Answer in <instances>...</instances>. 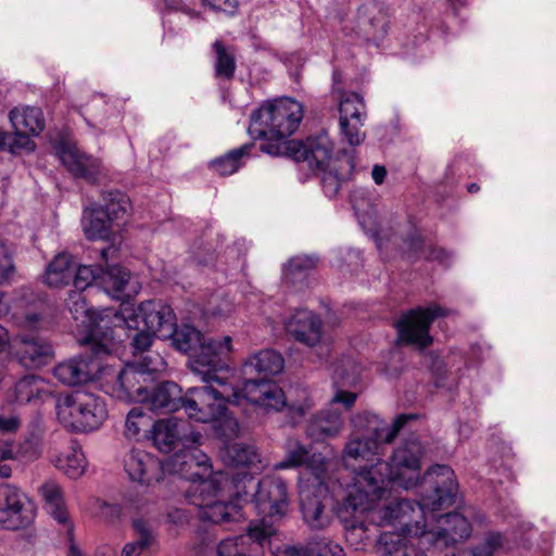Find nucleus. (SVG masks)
<instances>
[{
	"label": "nucleus",
	"instance_id": "f257e3e1",
	"mask_svg": "<svg viewBox=\"0 0 556 556\" xmlns=\"http://www.w3.org/2000/svg\"><path fill=\"white\" fill-rule=\"evenodd\" d=\"M418 447L400 448L393 456L389 472L379 471L372 467L358 473L356 482L348 485L345 495L338 507V516L344 528L346 543L356 551L371 545L378 533V528L391 526L404 533H418L420 508H413L406 498L395 500L383 506L377 502L384 497L388 485L412 489L416 477Z\"/></svg>",
	"mask_w": 556,
	"mask_h": 556
},
{
	"label": "nucleus",
	"instance_id": "f03ea898",
	"mask_svg": "<svg viewBox=\"0 0 556 556\" xmlns=\"http://www.w3.org/2000/svg\"><path fill=\"white\" fill-rule=\"evenodd\" d=\"M190 370L205 383L188 388L184 393L182 409L188 418L213 424L216 434L229 440L239 432V424L227 405H241L244 400L239 388L229 380V349L227 344L205 346L190 361Z\"/></svg>",
	"mask_w": 556,
	"mask_h": 556
},
{
	"label": "nucleus",
	"instance_id": "7ed1b4c3",
	"mask_svg": "<svg viewBox=\"0 0 556 556\" xmlns=\"http://www.w3.org/2000/svg\"><path fill=\"white\" fill-rule=\"evenodd\" d=\"M418 482L420 501H408L413 508L418 507L422 511L420 518H410L413 523L418 521L420 532L408 534L418 538L422 545L438 549L468 539L472 529L466 517L456 511L434 515L456 502L458 483L453 469L447 465L431 466Z\"/></svg>",
	"mask_w": 556,
	"mask_h": 556
},
{
	"label": "nucleus",
	"instance_id": "20e7f679",
	"mask_svg": "<svg viewBox=\"0 0 556 556\" xmlns=\"http://www.w3.org/2000/svg\"><path fill=\"white\" fill-rule=\"evenodd\" d=\"M415 418L416 415L414 414H401L394 418L391 425H387L378 415L370 412L357 414L352 418L354 432L344 445L342 459L346 467L355 470L353 483L356 482L359 472L372 467L379 468V471L389 472L394 454L400 448L410 450L413 445H416L418 447L416 477L413 480L412 488L418 484L424 446L417 438L412 437L396 446L389 462L381 459L384 445L391 443L404 425Z\"/></svg>",
	"mask_w": 556,
	"mask_h": 556
},
{
	"label": "nucleus",
	"instance_id": "39448f33",
	"mask_svg": "<svg viewBox=\"0 0 556 556\" xmlns=\"http://www.w3.org/2000/svg\"><path fill=\"white\" fill-rule=\"evenodd\" d=\"M302 118V103L281 97L264 102L252 112L248 131L253 139L263 140L261 150L264 153L278 156L290 149L289 137L299 128Z\"/></svg>",
	"mask_w": 556,
	"mask_h": 556
},
{
	"label": "nucleus",
	"instance_id": "423d86ee",
	"mask_svg": "<svg viewBox=\"0 0 556 556\" xmlns=\"http://www.w3.org/2000/svg\"><path fill=\"white\" fill-rule=\"evenodd\" d=\"M114 333L108 317H101L81 340L83 353L71 357L53 369L54 377L64 386L76 387L100 378L104 370L103 358L112 354Z\"/></svg>",
	"mask_w": 556,
	"mask_h": 556
},
{
	"label": "nucleus",
	"instance_id": "0eeeda50",
	"mask_svg": "<svg viewBox=\"0 0 556 556\" xmlns=\"http://www.w3.org/2000/svg\"><path fill=\"white\" fill-rule=\"evenodd\" d=\"M285 368L282 355L273 349L252 354L242 365L243 383L239 389L244 400L266 409L280 410L287 405L282 389L268 379Z\"/></svg>",
	"mask_w": 556,
	"mask_h": 556
},
{
	"label": "nucleus",
	"instance_id": "6e6552de",
	"mask_svg": "<svg viewBox=\"0 0 556 556\" xmlns=\"http://www.w3.org/2000/svg\"><path fill=\"white\" fill-rule=\"evenodd\" d=\"M227 488H232L229 484V476L215 473L210 480L193 483L186 491V500L198 508V516L202 520L213 523L238 522L243 518L239 502L243 501L247 495L242 493V497L238 498L233 493L236 502L223 501L222 496ZM241 491L244 492L242 489Z\"/></svg>",
	"mask_w": 556,
	"mask_h": 556
},
{
	"label": "nucleus",
	"instance_id": "1a4fd4ad",
	"mask_svg": "<svg viewBox=\"0 0 556 556\" xmlns=\"http://www.w3.org/2000/svg\"><path fill=\"white\" fill-rule=\"evenodd\" d=\"M357 218L364 231L370 233L380 252L383 250L388 252L394 248L409 260L426 258L438 262L444 267H448L453 262V255L450 252L441 248L426 245L416 229H410L406 237H399L395 233L387 235L380 228L377 218L370 214L357 213Z\"/></svg>",
	"mask_w": 556,
	"mask_h": 556
},
{
	"label": "nucleus",
	"instance_id": "9d476101",
	"mask_svg": "<svg viewBox=\"0 0 556 556\" xmlns=\"http://www.w3.org/2000/svg\"><path fill=\"white\" fill-rule=\"evenodd\" d=\"M54 407L59 422L70 432L96 431L108 418L104 400L89 392L60 395Z\"/></svg>",
	"mask_w": 556,
	"mask_h": 556
},
{
	"label": "nucleus",
	"instance_id": "9b49d317",
	"mask_svg": "<svg viewBox=\"0 0 556 556\" xmlns=\"http://www.w3.org/2000/svg\"><path fill=\"white\" fill-rule=\"evenodd\" d=\"M114 317L125 328L141 326L163 339L173 330L176 320L173 308L160 300L142 302L137 308L125 307L121 312H114Z\"/></svg>",
	"mask_w": 556,
	"mask_h": 556
},
{
	"label": "nucleus",
	"instance_id": "f8f14e48",
	"mask_svg": "<svg viewBox=\"0 0 556 556\" xmlns=\"http://www.w3.org/2000/svg\"><path fill=\"white\" fill-rule=\"evenodd\" d=\"M451 314V309L437 303L407 311L394 323L397 330V341L419 349L429 346L433 341L429 332L432 323L439 317H446Z\"/></svg>",
	"mask_w": 556,
	"mask_h": 556
},
{
	"label": "nucleus",
	"instance_id": "ddd939ff",
	"mask_svg": "<svg viewBox=\"0 0 556 556\" xmlns=\"http://www.w3.org/2000/svg\"><path fill=\"white\" fill-rule=\"evenodd\" d=\"M223 459L229 467H242L237 472L218 471L217 473H227L229 476V484L232 485L235 494L238 498L242 497V491L247 495V488L254 486L253 475L263 469L262 460L256 448L248 443H232L225 446Z\"/></svg>",
	"mask_w": 556,
	"mask_h": 556
},
{
	"label": "nucleus",
	"instance_id": "4468645a",
	"mask_svg": "<svg viewBox=\"0 0 556 556\" xmlns=\"http://www.w3.org/2000/svg\"><path fill=\"white\" fill-rule=\"evenodd\" d=\"M201 438V433L190 431L187 443L184 442V447L175 453L167 464L173 473L189 480L190 486L210 480L215 475L212 473L208 456L199 448Z\"/></svg>",
	"mask_w": 556,
	"mask_h": 556
},
{
	"label": "nucleus",
	"instance_id": "2eb2a0df",
	"mask_svg": "<svg viewBox=\"0 0 556 556\" xmlns=\"http://www.w3.org/2000/svg\"><path fill=\"white\" fill-rule=\"evenodd\" d=\"M277 527L266 519L251 521L245 534L222 540L216 547L218 556H262L264 547L276 534Z\"/></svg>",
	"mask_w": 556,
	"mask_h": 556
},
{
	"label": "nucleus",
	"instance_id": "dca6fc26",
	"mask_svg": "<svg viewBox=\"0 0 556 556\" xmlns=\"http://www.w3.org/2000/svg\"><path fill=\"white\" fill-rule=\"evenodd\" d=\"M251 504L263 516L261 519L274 523V518H281L288 509V488L286 482L278 476H265L257 483Z\"/></svg>",
	"mask_w": 556,
	"mask_h": 556
},
{
	"label": "nucleus",
	"instance_id": "f3484780",
	"mask_svg": "<svg viewBox=\"0 0 556 556\" xmlns=\"http://www.w3.org/2000/svg\"><path fill=\"white\" fill-rule=\"evenodd\" d=\"M35 518V506L17 486L0 483V526L8 530L27 528Z\"/></svg>",
	"mask_w": 556,
	"mask_h": 556
},
{
	"label": "nucleus",
	"instance_id": "a211bd4d",
	"mask_svg": "<svg viewBox=\"0 0 556 556\" xmlns=\"http://www.w3.org/2000/svg\"><path fill=\"white\" fill-rule=\"evenodd\" d=\"M356 399V393L337 390L328 407L314 415L309 420L306 427L307 435L315 441L338 435L342 429L343 419L336 405L342 404L345 409H350Z\"/></svg>",
	"mask_w": 556,
	"mask_h": 556
},
{
	"label": "nucleus",
	"instance_id": "6ab92c4d",
	"mask_svg": "<svg viewBox=\"0 0 556 556\" xmlns=\"http://www.w3.org/2000/svg\"><path fill=\"white\" fill-rule=\"evenodd\" d=\"M121 463L131 482L150 486L163 479L165 468L161 459L141 447L125 450Z\"/></svg>",
	"mask_w": 556,
	"mask_h": 556
},
{
	"label": "nucleus",
	"instance_id": "aec40b11",
	"mask_svg": "<svg viewBox=\"0 0 556 556\" xmlns=\"http://www.w3.org/2000/svg\"><path fill=\"white\" fill-rule=\"evenodd\" d=\"M340 130L351 147L359 146L366 138L362 129L366 118L365 102L356 92H343L339 101Z\"/></svg>",
	"mask_w": 556,
	"mask_h": 556
},
{
	"label": "nucleus",
	"instance_id": "412c9836",
	"mask_svg": "<svg viewBox=\"0 0 556 556\" xmlns=\"http://www.w3.org/2000/svg\"><path fill=\"white\" fill-rule=\"evenodd\" d=\"M323 328L321 318L307 308H296L283 319L287 336L307 348H315L321 342Z\"/></svg>",
	"mask_w": 556,
	"mask_h": 556
},
{
	"label": "nucleus",
	"instance_id": "4be33fe9",
	"mask_svg": "<svg viewBox=\"0 0 556 556\" xmlns=\"http://www.w3.org/2000/svg\"><path fill=\"white\" fill-rule=\"evenodd\" d=\"M326 492L327 488L323 480L300 486V508L302 518L313 530L325 529L331 522V515L326 510L324 503Z\"/></svg>",
	"mask_w": 556,
	"mask_h": 556
},
{
	"label": "nucleus",
	"instance_id": "5701e85b",
	"mask_svg": "<svg viewBox=\"0 0 556 556\" xmlns=\"http://www.w3.org/2000/svg\"><path fill=\"white\" fill-rule=\"evenodd\" d=\"M306 466L314 476V481L324 480L326 460L321 454H312L308 446L295 438L285 443V457L274 465L275 470H283Z\"/></svg>",
	"mask_w": 556,
	"mask_h": 556
},
{
	"label": "nucleus",
	"instance_id": "b1692460",
	"mask_svg": "<svg viewBox=\"0 0 556 556\" xmlns=\"http://www.w3.org/2000/svg\"><path fill=\"white\" fill-rule=\"evenodd\" d=\"M56 154L75 178H81L90 184L98 182L102 173L101 162L98 159L86 154L76 144L67 142L56 147Z\"/></svg>",
	"mask_w": 556,
	"mask_h": 556
},
{
	"label": "nucleus",
	"instance_id": "393cba45",
	"mask_svg": "<svg viewBox=\"0 0 556 556\" xmlns=\"http://www.w3.org/2000/svg\"><path fill=\"white\" fill-rule=\"evenodd\" d=\"M167 338L172 340L174 348L182 353H190L189 361L199 355L205 346L213 345L216 350L217 345L227 344L229 354L232 350V339L229 336H225L222 339H205L204 336L191 325L173 326V330L169 331ZM190 365V362H188Z\"/></svg>",
	"mask_w": 556,
	"mask_h": 556
},
{
	"label": "nucleus",
	"instance_id": "a878e982",
	"mask_svg": "<svg viewBox=\"0 0 556 556\" xmlns=\"http://www.w3.org/2000/svg\"><path fill=\"white\" fill-rule=\"evenodd\" d=\"M14 350L18 362L28 368L45 366L53 356L51 343L35 333H20L16 336Z\"/></svg>",
	"mask_w": 556,
	"mask_h": 556
},
{
	"label": "nucleus",
	"instance_id": "bb28decb",
	"mask_svg": "<svg viewBox=\"0 0 556 556\" xmlns=\"http://www.w3.org/2000/svg\"><path fill=\"white\" fill-rule=\"evenodd\" d=\"M151 438L154 446L163 452L169 453L177 446L184 447L187 438H190V431L187 432V425L176 418L160 419L151 427Z\"/></svg>",
	"mask_w": 556,
	"mask_h": 556
},
{
	"label": "nucleus",
	"instance_id": "cd10ccee",
	"mask_svg": "<svg viewBox=\"0 0 556 556\" xmlns=\"http://www.w3.org/2000/svg\"><path fill=\"white\" fill-rule=\"evenodd\" d=\"M295 160L304 161L313 169L324 170L331 164L332 142L326 132L308 137L305 141L296 143Z\"/></svg>",
	"mask_w": 556,
	"mask_h": 556
},
{
	"label": "nucleus",
	"instance_id": "c85d7f7f",
	"mask_svg": "<svg viewBox=\"0 0 556 556\" xmlns=\"http://www.w3.org/2000/svg\"><path fill=\"white\" fill-rule=\"evenodd\" d=\"M153 380L154 377H147L135 364L129 363L116 377L121 392L118 396L125 401L142 403Z\"/></svg>",
	"mask_w": 556,
	"mask_h": 556
},
{
	"label": "nucleus",
	"instance_id": "c756f323",
	"mask_svg": "<svg viewBox=\"0 0 556 556\" xmlns=\"http://www.w3.org/2000/svg\"><path fill=\"white\" fill-rule=\"evenodd\" d=\"M358 27L365 36L381 40L388 31V13L382 2L377 0L364 1L358 10Z\"/></svg>",
	"mask_w": 556,
	"mask_h": 556
},
{
	"label": "nucleus",
	"instance_id": "7c9ffc66",
	"mask_svg": "<svg viewBox=\"0 0 556 556\" xmlns=\"http://www.w3.org/2000/svg\"><path fill=\"white\" fill-rule=\"evenodd\" d=\"M142 404L156 414H169L182 408V389L173 381H165L148 390Z\"/></svg>",
	"mask_w": 556,
	"mask_h": 556
},
{
	"label": "nucleus",
	"instance_id": "2f4dec72",
	"mask_svg": "<svg viewBox=\"0 0 556 556\" xmlns=\"http://www.w3.org/2000/svg\"><path fill=\"white\" fill-rule=\"evenodd\" d=\"M99 279V288L113 299L123 300L138 292V282L131 280L130 273L122 266L103 269Z\"/></svg>",
	"mask_w": 556,
	"mask_h": 556
},
{
	"label": "nucleus",
	"instance_id": "473e14b6",
	"mask_svg": "<svg viewBox=\"0 0 556 556\" xmlns=\"http://www.w3.org/2000/svg\"><path fill=\"white\" fill-rule=\"evenodd\" d=\"M354 168V159L346 152L333 160L330 166L323 170L321 187L326 197L334 198L342 184L351 178Z\"/></svg>",
	"mask_w": 556,
	"mask_h": 556
},
{
	"label": "nucleus",
	"instance_id": "72a5a7b5",
	"mask_svg": "<svg viewBox=\"0 0 556 556\" xmlns=\"http://www.w3.org/2000/svg\"><path fill=\"white\" fill-rule=\"evenodd\" d=\"M104 316L110 319V326L114 333L112 353L115 352L117 345L122 342L121 337L123 333H126V336L131 340L130 344L135 356L139 354L142 355L148 352L149 348L152 345L153 338L157 337L155 332H152L141 326L138 328H125L123 323L115 320L114 312H108Z\"/></svg>",
	"mask_w": 556,
	"mask_h": 556
},
{
	"label": "nucleus",
	"instance_id": "f704fd0d",
	"mask_svg": "<svg viewBox=\"0 0 556 556\" xmlns=\"http://www.w3.org/2000/svg\"><path fill=\"white\" fill-rule=\"evenodd\" d=\"M317 258L312 256L291 257L282 267V281L295 292L303 291L309 286V275L316 265Z\"/></svg>",
	"mask_w": 556,
	"mask_h": 556
},
{
	"label": "nucleus",
	"instance_id": "c9c22d12",
	"mask_svg": "<svg viewBox=\"0 0 556 556\" xmlns=\"http://www.w3.org/2000/svg\"><path fill=\"white\" fill-rule=\"evenodd\" d=\"M81 227L87 239L104 240L111 235L112 222L105 215L101 204L93 203L85 207L81 216Z\"/></svg>",
	"mask_w": 556,
	"mask_h": 556
},
{
	"label": "nucleus",
	"instance_id": "e433bc0d",
	"mask_svg": "<svg viewBox=\"0 0 556 556\" xmlns=\"http://www.w3.org/2000/svg\"><path fill=\"white\" fill-rule=\"evenodd\" d=\"M48 514L59 523H68V513L61 485L54 480H48L39 488Z\"/></svg>",
	"mask_w": 556,
	"mask_h": 556
},
{
	"label": "nucleus",
	"instance_id": "4c0bfd02",
	"mask_svg": "<svg viewBox=\"0 0 556 556\" xmlns=\"http://www.w3.org/2000/svg\"><path fill=\"white\" fill-rule=\"evenodd\" d=\"M51 394L48 383L36 375L21 378L14 387L15 401L21 404L39 403Z\"/></svg>",
	"mask_w": 556,
	"mask_h": 556
},
{
	"label": "nucleus",
	"instance_id": "58836bf2",
	"mask_svg": "<svg viewBox=\"0 0 556 556\" xmlns=\"http://www.w3.org/2000/svg\"><path fill=\"white\" fill-rule=\"evenodd\" d=\"M9 117L16 131H26L38 136L45 128L43 114L39 108H14L10 111Z\"/></svg>",
	"mask_w": 556,
	"mask_h": 556
},
{
	"label": "nucleus",
	"instance_id": "ea45409f",
	"mask_svg": "<svg viewBox=\"0 0 556 556\" xmlns=\"http://www.w3.org/2000/svg\"><path fill=\"white\" fill-rule=\"evenodd\" d=\"M74 271V258L68 253H60L48 265L45 281L50 287L60 288L73 281Z\"/></svg>",
	"mask_w": 556,
	"mask_h": 556
},
{
	"label": "nucleus",
	"instance_id": "a19ab883",
	"mask_svg": "<svg viewBox=\"0 0 556 556\" xmlns=\"http://www.w3.org/2000/svg\"><path fill=\"white\" fill-rule=\"evenodd\" d=\"M399 532H383L378 536V552L381 556H422L412 545L406 542L407 533L397 530Z\"/></svg>",
	"mask_w": 556,
	"mask_h": 556
},
{
	"label": "nucleus",
	"instance_id": "79ce46f5",
	"mask_svg": "<svg viewBox=\"0 0 556 556\" xmlns=\"http://www.w3.org/2000/svg\"><path fill=\"white\" fill-rule=\"evenodd\" d=\"M253 146V143L242 144L241 147L212 160L208 163V166L213 172L220 176L232 175L244 165V160L250 155V151Z\"/></svg>",
	"mask_w": 556,
	"mask_h": 556
},
{
	"label": "nucleus",
	"instance_id": "37998d69",
	"mask_svg": "<svg viewBox=\"0 0 556 556\" xmlns=\"http://www.w3.org/2000/svg\"><path fill=\"white\" fill-rule=\"evenodd\" d=\"M66 305L68 307V311L71 312L74 319L78 320L80 318L83 319V324H87V334L90 333V329L96 325V323L101 318L104 317V315L108 312H115L114 309L108 308L102 312H97L96 309L89 307L85 296L81 294L80 291H71L68 294V298L66 300Z\"/></svg>",
	"mask_w": 556,
	"mask_h": 556
},
{
	"label": "nucleus",
	"instance_id": "c03bdc74",
	"mask_svg": "<svg viewBox=\"0 0 556 556\" xmlns=\"http://www.w3.org/2000/svg\"><path fill=\"white\" fill-rule=\"evenodd\" d=\"M54 466L70 479H78L86 471V457L81 448L72 447L53 460Z\"/></svg>",
	"mask_w": 556,
	"mask_h": 556
},
{
	"label": "nucleus",
	"instance_id": "a18cd8bd",
	"mask_svg": "<svg viewBox=\"0 0 556 556\" xmlns=\"http://www.w3.org/2000/svg\"><path fill=\"white\" fill-rule=\"evenodd\" d=\"M132 527L138 538L137 540L124 545L121 556H140L155 541L154 533L146 520L136 518L132 521Z\"/></svg>",
	"mask_w": 556,
	"mask_h": 556
},
{
	"label": "nucleus",
	"instance_id": "49530a36",
	"mask_svg": "<svg viewBox=\"0 0 556 556\" xmlns=\"http://www.w3.org/2000/svg\"><path fill=\"white\" fill-rule=\"evenodd\" d=\"M215 53V76L218 78L231 79L236 71V59L230 47L223 41L216 40L213 43Z\"/></svg>",
	"mask_w": 556,
	"mask_h": 556
},
{
	"label": "nucleus",
	"instance_id": "de8ad7c7",
	"mask_svg": "<svg viewBox=\"0 0 556 556\" xmlns=\"http://www.w3.org/2000/svg\"><path fill=\"white\" fill-rule=\"evenodd\" d=\"M103 268L98 265H79L75 263V271L73 276V285L76 291H84L88 288L98 287L99 278Z\"/></svg>",
	"mask_w": 556,
	"mask_h": 556
},
{
	"label": "nucleus",
	"instance_id": "09e8293b",
	"mask_svg": "<svg viewBox=\"0 0 556 556\" xmlns=\"http://www.w3.org/2000/svg\"><path fill=\"white\" fill-rule=\"evenodd\" d=\"M103 201L104 204H101L102 210L112 223L122 219L129 208L127 197L119 191L106 192Z\"/></svg>",
	"mask_w": 556,
	"mask_h": 556
},
{
	"label": "nucleus",
	"instance_id": "8fccbe9b",
	"mask_svg": "<svg viewBox=\"0 0 556 556\" xmlns=\"http://www.w3.org/2000/svg\"><path fill=\"white\" fill-rule=\"evenodd\" d=\"M150 425L151 418L142 407H134L126 416L124 434L129 440H138L141 431L147 430Z\"/></svg>",
	"mask_w": 556,
	"mask_h": 556
},
{
	"label": "nucleus",
	"instance_id": "3c124183",
	"mask_svg": "<svg viewBox=\"0 0 556 556\" xmlns=\"http://www.w3.org/2000/svg\"><path fill=\"white\" fill-rule=\"evenodd\" d=\"M504 548H510L507 539L500 532H490L483 542L471 548V556H494Z\"/></svg>",
	"mask_w": 556,
	"mask_h": 556
},
{
	"label": "nucleus",
	"instance_id": "603ef678",
	"mask_svg": "<svg viewBox=\"0 0 556 556\" xmlns=\"http://www.w3.org/2000/svg\"><path fill=\"white\" fill-rule=\"evenodd\" d=\"M309 556H345L338 543L326 536H316L308 542Z\"/></svg>",
	"mask_w": 556,
	"mask_h": 556
},
{
	"label": "nucleus",
	"instance_id": "864d4df0",
	"mask_svg": "<svg viewBox=\"0 0 556 556\" xmlns=\"http://www.w3.org/2000/svg\"><path fill=\"white\" fill-rule=\"evenodd\" d=\"M147 377H153L166 368V362L162 355L156 352L148 351L142 355L139 362L134 363Z\"/></svg>",
	"mask_w": 556,
	"mask_h": 556
},
{
	"label": "nucleus",
	"instance_id": "5fc2aeb1",
	"mask_svg": "<svg viewBox=\"0 0 556 556\" xmlns=\"http://www.w3.org/2000/svg\"><path fill=\"white\" fill-rule=\"evenodd\" d=\"M31 134L26 131H16L10 134V143L7 150L11 153H17L21 150L34 151L36 148L35 142L30 139Z\"/></svg>",
	"mask_w": 556,
	"mask_h": 556
},
{
	"label": "nucleus",
	"instance_id": "6e6d98bb",
	"mask_svg": "<svg viewBox=\"0 0 556 556\" xmlns=\"http://www.w3.org/2000/svg\"><path fill=\"white\" fill-rule=\"evenodd\" d=\"M92 509L100 517L113 521L122 515V506L115 503H108L100 498L92 500Z\"/></svg>",
	"mask_w": 556,
	"mask_h": 556
},
{
	"label": "nucleus",
	"instance_id": "4d7b16f0",
	"mask_svg": "<svg viewBox=\"0 0 556 556\" xmlns=\"http://www.w3.org/2000/svg\"><path fill=\"white\" fill-rule=\"evenodd\" d=\"M15 270L9 248L0 241V283L11 279Z\"/></svg>",
	"mask_w": 556,
	"mask_h": 556
},
{
	"label": "nucleus",
	"instance_id": "13d9d810",
	"mask_svg": "<svg viewBox=\"0 0 556 556\" xmlns=\"http://www.w3.org/2000/svg\"><path fill=\"white\" fill-rule=\"evenodd\" d=\"M206 5L216 12L233 15L238 8L237 0H202Z\"/></svg>",
	"mask_w": 556,
	"mask_h": 556
},
{
	"label": "nucleus",
	"instance_id": "bf43d9fd",
	"mask_svg": "<svg viewBox=\"0 0 556 556\" xmlns=\"http://www.w3.org/2000/svg\"><path fill=\"white\" fill-rule=\"evenodd\" d=\"M311 407V401H308L305 397V400L302 403H291L289 405V410L293 417L298 416L299 418H302L305 416V414L309 410Z\"/></svg>",
	"mask_w": 556,
	"mask_h": 556
},
{
	"label": "nucleus",
	"instance_id": "052dcab7",
	"mask_svg": "<svg viewBox=\"0 0 556 556\" xmlns=\"http://www.w3.org/2000/svg\"><path fill=\"white\" fill-rule=\"evenodd\" d=\"M340 253H343V251H340ZM344 254L345 260H339L338 266H343L345 263L348 266L358 265V262L361 261V252L358 250L348 249L344 251Z\"/></svg>",
	"mask_w": 556,
	"mask_h": 556
},
{
	"label": "nucleus",
	"instance_id": "680f3d73",
	"mask_svg": "<svg viewBox=\"0 0 556 556\" xmlns=\"http://www.w3.org/2000/svg\"><path fill=\"white\" fill-rule=\"evenodd\" d=\"M20 426V419L15 416L3 417L0 416V430L5 432L14 431Z\"/></svg>",
	"mask_w": 556,
	"mask_h": 556
},
{
	"label": "nucleus",
	"instance_id": "e2e57ef3",
	"mask_svg": "<svg viewBox=\"0 0 556 556\" xmlns=\"http://www.w3.org/2000/svg\"><path fill=\"white\" fill-rule=\"evenodd\" d=\"M278 556H309L308 544L306 546H286Z\"/></svg>",
	"mask_w": 556,
	"mask_h": 556
},
{
	"label": "nucleus",
	"instance_id": "0e129e2a",
	"mask_svg": "<svg viewBox=\"0 0 556 556\" xmlns=\"http://www.w3.org/2000/svg\"><path fill=\"white\" fill-rule=\"evenodd\" d=\"M165 7L169 11H182L189 14L190 16H195V12L191 10H186L182 0H163Z\"/></svg>",
	"mask_w": 556,
	"mask_h": 556
},
{
	"label": "nucleus",
	"instance_id": "69168bd1",
	"mask_svg": "<svg viewBox=\"0 0 556 556\" xmlns=\"http://www.w3.org/2000/svg\"><path fill=\"white\" fill-rule=\"evenodd\" d=\"M387 170L384 166L375 165L371 170V177L377 185H381L386 178Z\"/></svg>",
	"mask_w": 556,
	"mask_h": 556
},
{
	"label": "nucleus",
	"instance_id": "338daca9",
	"mask_svg": "<svg viewBox=\"0 0 556 556\" xmlns=\"http://www.w3.org/2000/svg\"><path fill=\"white\" fill-rule=\"evenodd\" d=\"M10 143V132L0 130V150H7Z\"/></svg>",
	"mask_w": 556,
	"mask_h": 556
},
{
	"label": "nucleus",
	"instance_id": "774afa93",
	"mask_svg": "<svg viewBox=\"0 0 556 556\" xmlns=\"http://www.w3.org/2000/svg\"><path fill=\"white\" fill-rule=\"evenodd\" d=\"M39 320L38 315L36 314H29L25 318V327L28 329H33L35 327V324Z\"/></svg>",
	"mask_w": 556,
	"mask_h": 556
}]
</instances>
